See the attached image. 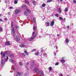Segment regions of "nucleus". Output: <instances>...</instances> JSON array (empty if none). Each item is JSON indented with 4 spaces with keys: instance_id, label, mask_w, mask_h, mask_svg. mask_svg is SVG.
Here are the masks:
<instances>
[{
    "instance_id": "f257e3e1",
    "label": "nucleus",
    "mask_w": 76,
    "mask_h": 76,
    "mask_svg": "<svg viewBox=\"0 0 76 76\" xmlns=\"http://www.w3.org/2000/svg\"><path fill=\"white\" fill-rule=\"evenodd\" d=\"M14 30H15L14 28L12 27V28L11 30L12 34L14 37H15V31H14Z\"/></svg>"
},
{
    "instance_id": "f03ea898",
    "label": "nucleus",
    "mask_w": 76,
    "mask_h": 76,
    "mask_svg": "<svg viewBox=\"0 0 76 76\" xmlns=\"http://www.w3.org/2000/svg\"><path fill=\"white\" fill-rule=\"evenodd\" d=\"M4 64H5V62L4 61V59H2L1 66L3 67V66H4Z\"/></svg>"
},
{
    "instance_id": "7ed1b4c3",
    "label": "nucleus",
    "mask_w": 76,
    "mask_h": 76,
    "mask_svg": "<svg viewBox=\"0 0 76 76\" xmlns=\"http://www.w3.org/2000/svg\"><path fill=\"white\" fill-rule=\"evenodd\" d=\"M7 54V52H5L4 53L2 56V59H3V58L5 57V56Z\"/></svg>"
},
{
    "instance_id": "20e7f679",
    "label": "nucleus",
    "mask_w": 76,
    "mask_h": 76,
    "mask_svg": "<svg viewBox=\"0 0 76 76\" xmlns=\"http://www.w3.org/2000/svg\"><path fill=\"white\" fill-rule=\"evenodd\" d=\"M20 12V10H15V14L16 15V14L18 13H19Z\"/></svg>"
},
{
    "instance_id": "39448f33",
    "label": "nucleus",
    "mask_w": 76,
    "mask_h": 76,
    "mask_svg": "<svg viewBox=\"0 0 76 76\" xmlns=\"http://www.w3.org/2000/svg\"><path fill=\"white\" fill-rule=\"evenodd\" d=\"M17 73L18 75L19 76H23V73L22 72H17Z\"/></svg>"
},
{
    "instance_id": "423d86ee",
    "label": "nucleus",
    "mask_w": 76,
    "mask_h": 76,
    "mask_svg": "<svg viewBox=\"0 0 76 76\" xmlns=\"http://www.w3.org/2000/svg\"><path fill=\"white\" fill-rule=\"evenodd\" d=\"M54 24V20H53L50 23V26H53V25Z\"/></svg>"
},
{
    "instance_id": "0eeeda50",
    "label": "nucleus",
    "mask_w": 76,
    "mask_h": 76,
    "mask_svg": "<svg viewBox=\"0 0 76 76\" xmlns=\"http://www.w3.org/2000/svg\"><path fill=\"white\" fill-rule=\"evenodd\" d=\"M5 45H10V42L9 41L5 43Z\"/></svg>"
},
{
    "instance_id": "6e6552de",
    "label": "nucleus",
    "mask_w": 76,
    "mask_h": 76,
    "mask_svg": "<svg viewBox=\"0 0 76 76\" xmlns=\"http://www.w3.org/2000/svg\"><path fill=\"white\" fill-rule=\"evenodd\" d=\"M35 37V36H34L33 37H30L29 39V41H32V40L34 39V38Z\"/></svg>"
},
{
    "instance_id": "1a4fd4ad",
    "label": "nucleus",
    "mask_w": 76,
    "mask_h": 76,
    "mask_svg": "<svg viewBox=\"0 0 76 76\" xmlns=\"http://www.w3.org/2000/svg\"><path fill=\"white\" fill-rule=\"evenodd\" d=\"M34 70L35 72H37V73H39V69H38V68H35Z\"/></svg>"
},
{
    "instance_id": "9d476101",
    "label": "nucleus",
    "mask_w": 76,
    "mask_h": 76,
    "mask_svg": "<svg viewBox=\"0 0 76 76\" xmlns=\"http://www.w3.org/2000/svg\"><path fill=\"white\" fill-rule=\"evenodd\" d=\"M16 38L18 41L20 40V38H19V36H16Z\"/></svg>"
},
{
    "instance_id": "9b49d317",
    "label": "nucleus",
    "mask_w": 76,
    "mask_h": 76,
    "mask_svg": "<svg viewBox=\"0 0 76 76\" xmlns=\"http://www.w3.org/2000/svg\"><path fill=\"white\" fill-rule=\"evenodd\" d=\"M24 52L27 55V56H28V55H29V53H28V52H27L26 50H25Z\"/></svg>"
},
{
    "instance_id": "f8f14e48",
    "label": "nucleus",
    "mask_w": 76,
    "mask_h": 76,
    "mask_svg": "<svg viewBox=\"0 0 76 76\" xmlns=\"http://www.w3.org/2000/svg\"><path fill=\"white\" fill-rule=\"evenodd\" d=\"M61 63H65V62H66L65 61V60L63 59H62L61 60Z\"/></svg>"
},
{
    "instance_id": "ddd939ff",
    "label": "nucleus",
    "mask_w": 76,
    "mask_h": 76,
    "mask_svg": "<svg viewBox=\"0 0 76 76\" xmlns=\"http://www.w3.org/2000/svg\"><path fill=\"white\" fill-rule=\"evenodd\" d=\"M8 59H9V57H8V56H7L6 58L5 59V61H7L8 60Z\"/></svg>"
},
{
    "instance_id": "4468645a",
    "label": "nucleus",
    "mask_w": 76,
    "mask_h": 76,
    "mask_svg": "<svg viewBox=\"0 0 76 76\" xmlns=\"http://www.w3.org/2000/svg\"><path fill=\"white\" fill-rule=\"evenodd\" d=\"M29 64V63L28 62H27L26 63V69H27V70H28V67H26V66H28V65Z\"/></svg>"
},
{
    "instance_id": "2eb2a0df",
    "label": "nucleus",
    "mask_w": 76,
    "mask_h": 76,
    "mask_svg": "<svg viewBox=\"0 0 76 76\" xmlns=\"http://www.w3.org/2000/svg\"><path fill=\"white\" fill-rule=\"evenodd\" d=\"M45 6H46V4L44 3L42 4V7H45Z\"/></svg>"
},
{
    "instance_id": "dca6fc26",
    "label": "nucleus",
    "mask_w": 76,
    "mask_h": 76,
    "mask_svg": "<svg viewBox=\"0 0 76 76\" xmlns=\"http://www.w3.org/2000/svg\"><path fill=\"white\" fill-rule=\"evenodd\" d=\"M58 12H59V13H61V10L60 8H58Z\"/></svg>"
},
{
    "instance_id": "f3484780",
    "label": "nucleus",
    "mask_w": 76,
    "mask_h": 76,
    "mask_svg": "<svg viewBox=\"0 0 76 76\" xmlns=\"http://www.w3.org/2000/svg\"><path fill=\"white\" fill-rule=\"evenodd\" d=\"M9 61H10V62H14V60L12 59H9Z\"/></svg>"
},
{
    "instance_id": "a211bd4d",
    "label": "nucleus",
    "mask_w": 76,
    "mask_h": 76,
    "mask_svg": "<svg viewBox=\"0 0 76 76\" xmlns=\"http://www.w3.org/2000/svg\"><path fill=\"white\" fill-rule=\"evenodd\" d=\"M50 38H52V39H53L54 38V36L53 35H50Z\"/></svg>"
},
{
    "instance_id": "6ab92c4d",
    "label": "nucleus",
    "mask_w": 76,
    "mask_h": 76,
    "mask_svg": "<svg viewBox=\"0 0 76 76\" xmlns=\"http://www.w3.org/2000/svg\"><path fill=\"white\" fill-rule=\"evenodd\" d=\"M19 46L21 48L23 47H24V44H22L20 45H19Z\"/></svg>"
},
{
    "instance_id": "aec40b11",
    "label": "nucleus",
    "mask_w": 76,
    "mask_h": 76,
    "mask_svg": "<svg viewBox=\"0 0 76 76\" xmlns=\"http://www.w3.org/2000/svg\"><path fill=\"white\" fill-rule=\"evenodd\" d=\"M55 16L56 17H57V18H58L59 16V15L58 14H55Z\"/></svg>"
},
{
    "instance_id": "412c9836",
    "label": "nucleus",
    "mask_w": 76,
    "mask_h": 76,
    "mask_svg": "<svg viewBox=\"0 0 76 76\" xmlns=\"http://www.w3.org/2000/svg\"><path fill=\"white\" fill-rule=\"evenodd\" d=\"M43 56H46L45 57H47V54L46 53H44L43 54Z\"/></svg>"
},
{
    "instance_id": "4be33fe9",
    "label": "nucleus",
    "mask_w": 76,
    "mask_h": 76,
    "mask_svg": "<svg viewBox=\"0 0 76 76\" xmlns=\"http://www.w3.org/2000/svg\"><path fill=\"white\" fill-rule=\"evenodd\" d=\"M53 0H48L47 1V3H50V2H51Z\"/></svg>"
},
{
    "instance_id": "5701e85b",
    "label": "nucleus",
    "mask_w": 76,
    "mask_h": 76,
    "mask_svg": "<svg viewBox=\"0 0 76 76\" xmlns=\"http://www.w3.org/2000/svg\"><path fill=\"white\" fill-rule=\"evenodd\" d=\"M66 42L67 43H69V39H66Z\"/></svg>"
},
{
    "instance_id": "b1692460",
    "label": "nucleus",
    "mask_w": 76,
    "mask_h": 76,
    "mask_svg": "<svg viewBox=\"0 0 76 76\" xmlns=\"http://www.w3.org/2000/svg\"><path fill=\"white\" fill-rule=\"evenodd\" d=\"M39 54V52H37L35 53V55H36V56H38Z\"/></svg>"
},
{
    "instance_id": "393cba45",
    "label": "nucleus",
    "mask_w": 76,
    "mask_h": 76,
    "mask_svg": "<svg viewBox=\"0 0 76 76\" xmlns=\"http://www.w3.org/2000/svg\"><path fill=\"white\" fill-rule=\"evenodd\" d=\"M26 11L27 12H28V13H31V11L30 10L26 9Z\"/></svg>"
},
{
    "instance_id": "a878e982",
    "label": "nucleus",
    "mask_w": 76,
    "mask_h": 76,
    "mask_svg": "<svg viewBox=\"0 0 76 76\" xmlns=\"http://www.w3.org/2000/svg\"><path fill=\"white\" fill-rule=\"evenodd\" d=\"M37 50V49H34L32 50L31 52H34V51H36V50Z\"/></svg>"
},
{
    "instance_id": "bb28decb",
    "label": "nucleus",
    "mask_w": 76,
    "mask_h": 76,
    "mask_svg": "<svg viewBox=\"0 0 76 76\" xmlns=\"http://www.w3.org/2000/svg\"><path fill=\"white\" fill-rule=\"evenodd\" d=\"M46 24H47L48 26H50V23H49V22H47L46 23Z\"/></svg>"
},
{
    "instance_id": "cd10ccee",
    "label": "nucleus",
    "mask_w": 76,
    "mask_h": 76,
    "mask_svg": "<svg viewBox=\"0 0 76 76\" xmlns=\"http://www.w3.org/2000/svg\"><path fill=\"white\" fill-rule=\"evenodd\" d=\"M32 3L34 5H35V3H36V2H35V1H33Z\"/></svg>"
},
{
    "instance_id": "c85d7f7f",
    "label": "nucleus",
    "mask_w": 76,
    "mask_h": 76,
    "mask_svg": "<svg viewBox=\"0 0 76 76\" xmlns=\"http://www.w3.org/2000/svg\"><path fill=\"white\" fill-rule=\"evenodd\" d=\"M14 3V4H17L18 3V1H15Z\"/></svg>"
},
{
    "instance_id": "c756f323",
    "label": "nucleus",
    "mask_w": 76,
    "mask_h": 76,
    "mask_svg": "<svg viewBox=\"0 0 76 76\" xmlns=\"http://www.w3.org/2000/svg\"><path fill=\"white\" fill-rule=\"evenodd\" d=\"M2 31H3L2 28H1V26H0V31L1 32H2Z\"/></svg>"
},
{
    "instance_id": "7c9ffc66",
    "label": "nucleus",
    "mask_w": 76,
    "mask_h": 76,
    "mask_svg": "<svg viewBox=\"0 0 76 76\" xmlns=\"http://www.w3.org/2000/svg\"><path fill=\"white\" fill-rule=\"evenodd\" d=\"M33 30H34V31H35V30H36V27L35 26L33 27Z\"/></svg>"
},
{
    "instance_id": "2f4dec72",
    "label": "nucleus",
    "mask_w": 76,
    "mask_h": 76,
    "mask_svg": "<svg viewBox=\"0 0 76 76\" xmlns=\"http://www.w3.org/2000/svg\"><path fill=\"white\" fill-rule=\"evenodd\" d=\"M25 2L26 3H27V4H29V2H28V1H26V0H25Z\"/></svg>"
},
{
    "instance_id": "473e14b6",
    "label": "nucleus",
    "mask_w": 76,
    "mask_h": 76,
    "mask_svg": "<svg viewBox=\"0 0 76 76\" xmlns=\"http://www.w3.org/2000/svg\"><path fill=\"white\" fill-rule=\"evenodd\" d=\"M48 69L49 70H51V69H52V67H49Z\"/></svg>"
},
{
    "instance_id": "72a5a7b5",
    "label": "nucleus",
    "mask_w": 76,
    "mask_h": 76,
    "mask_svg": "<svg viewBox=\"0 0 76 76\" xmlns=\"http://www.w3.org/2000/svg\"><path fill=\"white\" fill-rule=\"evenodd\" d=\"M19 64L20 66H22V62H20Z\"/></svg>"
},
{
    "instance_id": "f704fd0d",
    "label": "nucleus",
    "mask_w": 76,
    "mask_h": 76,
    "mask_svg": "<svg viewBox=\"0 0 76 76\" xmlns=\"http://www.w3.org/2000/svg\"><path fill=\"white\" fill-rule=\"evenodd\" d=\"M33 20L34 22L35 23V22H36V20H35V18H33Z\"/></svg>"
},
{
    "instance_id": "c9c22d12",
    "label": "nucleus",
    "mask_w": 76,
    "mask_h": 76,
    "mask_svg": "<svg viewBox=\"0 0 76 76\" xmlns=\"http://www.w3.org/2000/svg\"><path fill=\"white\" fill-rule=\"evenodd\" d=\"M55 66H57V65H58V63L56 62L55 64Z\"/></svg>"
},
{
    "instance_id": "e433bc0d",
    "label": "nucleus",
    "mask_w": 76,
    "mask_h": 76,
    "mask_svg": "<svg viewBox=\"0 0 76 76\" xmlns=\"http://www.w3.org/2000/svg\"><path fill=\"white\" fill-rule=\"evenodd\" d=\"M68 10V9H67V8H66L65 9V12H67Z\"/></svg>"
},
{
    "instance_id": "4c0bfd02",
    "label": "nucleus",
    "mask_w": 76,
    "mask_h": 76,
    "mask_svg": "<svg viewBox=\"0 0 76 76\" xmlns=\"http://www.w3.org/2000/svg\"><path fill=\"white\" fill-rule=\"evenodd\" d=\"M59 19H60L61 20H63V18H62L61 17H59Z\"/></svg>"
},
{
    "instance_id": "58836bf2",
    "label": "nucleus",
    "mask_w": 76,
    "mask_h": 76,
    "mask_svg": "<svg viewBox=\"0 0 76 76\" xmlns=\"http://www.w3.org/2000/svg\"><path fill=\"white\" fill-rule=\"evenodd\" d=\"M73 2L74 3H76V0H73Z\"/></svg>"
},
{
    "instance_id": "ea45409f",
    "label": "nucleus",
    "mask_w": 76,
    "mask_h": 76,
    "mask_svg": "<svg viewBox=\"0 0 76 76\" xmlns=\"http://www.w3.org/2000/svg\"><path fill=\"white\" fill-rule=\"evenodd\" d=\"M15 27H16V28H17V29H19V27L18 26H15Z\"/></svg>"
},
{
    "instance_id": "a19ab883",
    "label": "nucleus",
    "mask_w": 76,
    "mask_h": 76,
    "mask_svg": "<svg viewBox=\"0 0 76 76\" xmlns=\"http://www.w3.org/2000/svg\"><path fill=\"white\" fill-rule=\"evenodd\" d=\"M26 5H23L22 7H26Z\"/></svg>"
},
{
    "instance_id": "79ce46f5",
    "label": "nucleus",
    "mask_w": 76,
    "mask_h": 76,
    "mask_svg": "<svg viewBox=\"0 0 76 76\" xmlns=\"http://www.w3.org/2000/svg\"><path fill=\"white\" fill-rule=\"evenodd\" d=\"M22 56H25V53H23L22 54Z\"/></svg>"
},
{
    "instance_id": "37998d69",
    "label": "nucleus",
    "mask_w": 76,
    "mask_h": 76,
    "mask_svg": "<svg viewBox=\"0 0 76 76\" xmlns=\"http://www.w3.org/2000/svg\"><path fill=\"white\" fill-rule=\"evenodd\" d=\"M24 76H27V74H26V73H25L24 74Z\"/></svg>"
},
{
    "instance_id": "c03bdc74",
    "label": "nucleus",
    "mask_w": 76,
    "mask_h": 76,
    "mask_svg": "<svg viewBox=\"0 0 76 76\" xmlns=\"http://www.w3.org/2000/svg\"><path fill=\"white\" fill-rule=\"evenodd\" d=\"M10 57H12V56H13V55H10Z\"/></svg>"
},
{
    "instance_id": "a18cd8bd",
    "label": "nucleus",
    "mask_w": 76,
    "mask_h": 76,
    "mask_svg": "<svg viewBox=\"0 0 76 76\" xmlns=\"http://www.w3.org/2000/svg\"><path fill=\"white\" fill-rule=\"evenodd\" d=\"M42 75H43V72H42L41 73Z\"/></svg>"
},
{
    "instance_id": "49530a36",
    "label": "nucleus",
    "mask_w": 76,
    "mask_h": 76,
    "mask_svg": "<svg viewBox=\"0 0 76 76\" xmlns=\"http://www.w3.org/2000/svg\"><path fill=\"white\" fill-rule=\"evenodd\" d=\"M7 18H5L4 19V20H7Z\"/></svg>"
},
{
    "instance_id": "de8ad7c7",
    "label": "nucleus",
    "mask_w": 76,
    "mask_h": 76,
    "mask_svg": "<svg viewBox=\"0 0 76 76\" xmlns=\"http://www.w3.org/2000/svg\"><path fill=\"white\" fill-rule=\"evenodd\" d=\"M0 21L3 22V20H2L1 19H0Z\"/></svg>"
},
{
    "instance_id": "09e8293b",
    "label": "nucleus",
    "mask_w": 76,
    "mask_h": 76,
    "mask_svg": "<svg viewBox=\"0 0 76 76\" xmlns=\"http://www.w3.org/2000/svg\"><path fill=\"white\" fill-rule=\"evenodd\" d=\"M61 58V59H64V58H64V57H63Z\"/></svg>"
},
{
    "instance_id": "8fccbe9b",
    "label": "nucleus",
    "mask_w": 76,
    "mask_h": 76,
    "mask_svg": "<svg viewBox=\"0 0 76 76\" xmlns=\"http://www.w3.org/2000/svg\"><path fill=\"white\" fill-rule=\"evenodd\" d=\"M3 54V52H1V55H2V54Z\"/></svg>"
},
{
    "instance_id": "3c124183",
    "label": "nucleus",
    "mask_w": 76,
    "mask_h": 76,
    "mask_svg": "<svg viewBox=\"0 0 76 76\" xmlns=\"http://www.w3.org/2000/svg\"><path fill=\"white\" fill-rule=\"evenodd\" d=\"M10 9H12V7H10Z\"/></svg>"
},
{
    "instance_id": "603ef678",
    "label": "nucleus",
    "mask_w": 76,
    "mask_h": 76,
    "mask_svg": "<svg viewBox=\"0 0 76 76\" xmlns=\"http://www.w3.org/2000/svg\"><path fill=\"white\" fill-rule=\"evenodd\" d=\"M60 36V35L59 34H57V37H59Z\"/></svg>"
},
{
    "instance_id": "864d4df0",
    "label": "nucleus",
    "mask_w": 76,
    "mask_h": 76,
    "mask_svg": "<svg viewBox=\"0 0 76 76\" xmlns=\"http://www.w3.org/2000/svg\"><path fill=\"white\" fill-rule=\"evenodd\" d=\"M26 11L24 12V14H26Z\"/></svg>"
},
{
    "instance_id": "5fc2aeb1",
    "label": "nucleus",
    "mask_w": 76,
    "mask_h": 76,
    "mask_svg": "<svg viewBox=\"0 0 76 76\" xmlns=\"http://www.w3.org/2000/svg\"><path fill=\"white\" fill-rule=\"evenodd\" d=\"M34 34H35V32H33L32 35H34Z\"/></svg>"
},
{
    "instance_id": "6e6d98bb",
    "label": "nucleus",
    "mask_w": 76,
    "mask_h": 76,
    "mask_svg": "<svg viewBox=\"0 0 76 76\" xmlns=\"http://www.w3.org/2000/svg\"><path fill=\"white\" fill-rule=\"evenodd\" d=\"M54 55L55 56H56V53L54 52Z\"/></svg>"
},
{
    "instance_id": "4d7b16f0",
    "label": "nucleus",
    "mask_w": 76,
    "mask_h": 76,
    "mask_svg": "<svg viewBox=\"0 0 76 76\" xmlns=\"http://www.w3.org/2000/svg\"><path fill=\"white\" fill-rule=\"evenodd\" d=\"M60 76H63V75L61 74H60Z\"/></svg>"
},
{
    "instance_id": "13d9d810",
    "label": "nucleus",
    "mask_w": 76,
    "mask_h": 76,
    "mask_svg": "<svg viewBox=\"0 0 76 76\" xmlns=\"http://www.w3.org/2000/svg\"><path fill=\"white\" fill-rule=\"evenodd\" d=\"M25 48H28V46H25Z\"/></svg>"
},
{
    "instance_id": "bf43d9fd",
    "label": "nucleus",
    "mask_w": 76,
    "mask_h": 76,
    "mask_svg": "<svg viewBox=\"0 0 76 76\" xmlns=\"http://www.w3.org/2000/svg\"><path fill=\"white\" fill-rule=\"evenodd\" d=\"M67 28H69V26H67Z\"/></svg>"
},
{
    "instance_id": "052dcab7",
    "label": "nucleus",
    "mask_w": 76,
    "mask_h": 76,
    "mask_svg": "<svg viewBox=\"0 0 76 76\" xmlns=\"http://www.w3.org/2000/svg\"><path fill=\"white\" fill-rule=\"evenodd\" d=\"M64 20H66V18H64V19H63Z\"/></svg>"
},
{
    "instance_id": "680f3d73",
    "label": "nucleus",
    "mask_w": 76,
    "mask_h": 76,
    "mask_svg": "<svg viewBox=\"0 0 76 76\" xmlns=\"http://www.w3.org/2000/svg\"><path fill=\"white\" fill-rule=\"evenodd\" d=\"M5 3H7V1L6 0L5 1Z\"/></svg>"
},
{
    "instance_id": "e2e57ef3",
    "label": "nucleus",
    "mask_w": 76,
    "mask_h": 76,
    "mask_svg": "<svg viewBox=\"0 0 76 76\" xmlns=\"http://www.w3.org/2000/svg\"><path fill=\"white\" fill-rule=\"evenodd\" d=\"M56 50H57V47L56 46Z\"/></svg>"
},
{
    "instance_id": "0e129e2a",
    "label": "nucleus",
    "mask_w": 76,
    "mask_h": 76,
    "mask_svg": "<svg viewBox=\"0 0 76 76\" xmlns=\"http://www.w3.org/2000/svg\"><path fill=\"white\" fill-rule=\"evenodd\" d=\"M12 26H13V24H12V25H11V27L12 28Z\"/></svg>"
},
{
    "instance_id": "69168bd1",
    "label": "nucleus",
    "mask_w": 76,
    "mask_h": 76,
    "mask_svg": "<svg viewBox=\"0 0 76 76\" xmlns=\"http://www.w3.org/2000/svg\"><path fill=\"white\" fill-rule=\"evenodd\" d=\"M16 76H19V75H16Z\"/></svg>"
},
{
    "instance_id": "338daca9",
    "label": "nucleus",
    "mask_w": 76,
    "mask_h": 76,
    "mask_svg": "<svg viewBox=\"0 0 76 76\" xmlns=\"http://www.w3.org/2000/svg\"><path fill=\"white\" fill-rule=\"evenodd\" d=\"M60 1H62L63 0H60Z\"/></svg>"
},
{
    "instance_id": "774afa93",
    "label": "nucleus",
    "mask_w": 76,
    "mask_h": 76,
    "mask_svg": "<svg viewBox=\"0 0 76 76\" xmlns=\"http://www.w3.org/2000/svg\"><path fill=\"white\" fill-rule=\"evenodd\" d=\"M1 16V14H0V16Z\"/></svg>"
}]
</instances>
